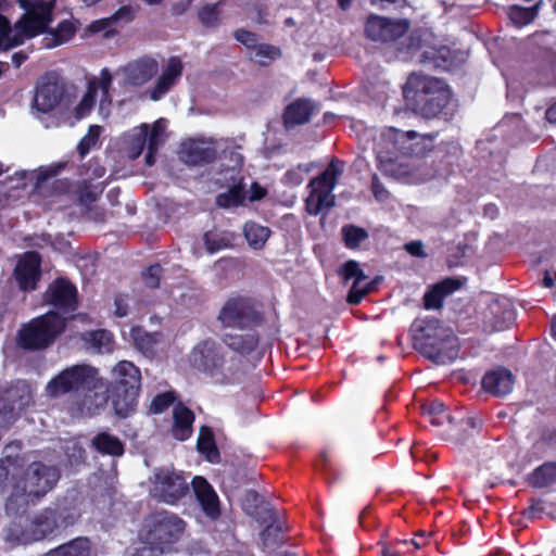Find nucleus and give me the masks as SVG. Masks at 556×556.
Wrapping results in <instances>:
<instances>
[{
    "mask_svg": "<svg viewBox=\"0 0 556 556\" xmlns=\"http://www.w3.org/2000/svg\"><path fill=\"white\" fill-rule=\"evenodd\" d=\"M188 361L193 370L222 386L235 383L242 374L240 357H227L223 342L213 338H205L197 342L189 353Z\"/></svg>",
    "mask_w": 556,
    "mask_h": 556,
    "instance_id": "1",
    "label": "nucleus"
},
{
    "mask_svg": "<svg viewBox=\"0 0 556 556\" xmlns=\"http://www.w3.org/2000/svg\"><path fill=\"white\" fill-rule=\"evenodd\" d=\"M403 96L416 114L433 118L448 104L451 90L440 78L412 73L403 86Z\"/></svg>",
    "mask_w": 556,
    "mask_h": 556,
    "instance_id": "2",
    "label": "nucleus"
},
{
    "mask_svg": "<svg viewBox=\"0 0 556 556\" xmlns=\"http://www.w3.org/2000/svg\"><path fill=\"white\" fill-rule=\"evenodd\" d=\"M414 329V344L422 356L438 365L457 358L458 339L451 327L437 319H418Z\"/></svg>",
    "mask_w": 556,
    "mask_h": 556,
    "instance_id": "3",
    "label": "nucleus"
},
{
    "mask_svg": "<svg viewBox=\"0 0 556 556\" xmlns=\"http://www.w3.org/2000/svg\"><path fill=\"white\" fill-rule=\"evenodd\" d=\"M81 517L80 502L76 495H66L28 519L33 542L54 539L73 527Z\"/></svg>",
    "mask_w": 556,
    "mask_h": 556,
    "instance_id": "4",
    "label": "nucleus"
},
{
    "mask_svg": "<svg viewBox=\"0 0 556 556\" xmlns=\"http://www.w3.org/2000/svg\"><path fill=\"white\" fill-rule=\"evenodd\" d=\"M67 318L51 309L21 325L16 333L17 346L26 352H41L52 346L65 331Z\"/></svg>",
    "mask_w": 556,
    "mask_h": 556,
    "instance_id": "5",
    "label": "nucleus"
},
{
    "mask_svg": "<svg viewBox=\"0 0 556 556\" xmlns=\"http://www.w3.org/2000/svg\"><path fill=\"white\" fill-rule=\"evenodd\" d=\"M98 369L88 364H75L54 375L46 384L45 393L50 399L86 396L97 387Z\"/></svg>",
    "mask_w": 556,
    "mask_h": 556,
    "instance_id": "6",
    "label": "nucleus"
},
{
    "mask_svg": "<svg viewBox=\"0 0 556 556\" xmlns=\"http://www.w3.org/2000/svg\"><path fill=\"white\" fill-rule=\"evenodd\" d=\"M216 319L225 329L244 330L245 328L263 327L266 323V315L262 302L257 299L235 294L222 305Z\"/></svg>",
    "mask_w": 556,
    "mask_h": 556,
    "instance_id": "7",
    "label": "nucleus"
},
{
    "mask_svg": "<svg viewBox=\"0 0 556 556\" xmlns=\"http://www.w3.org/2000/svg\"><path fill=\"white\" fill-rule=\"evenodd\" d=\"M24 466H26V460L20 453L14 455L5 454L0 458V492L5 493L11 489L5 501V511L8 515H17L23 513L29 504L38 502L37 500H33L22 483L17 480V477L22 473Z\"/></svg>",
    "mask_w": 556,
    "mask_h": 556,
    "instance_id": "8",
    "label": "nucleus"
},
{
    "mask_svg": "<svg viewBox=\"0 0 556 556\" xmlns=\"http://www.w3.org/2000/svg\"><path fill=\"white\" fill-rule=\"evenodd\" d=\"M113 407L119 417L126 418L137 406L141 390V371L129 361L118 362L113 370Z\"/></svg>",
    "mask_w": 556,
    "mask_h": 556,
    "instance_id": "9",
    "label": "nucleus"
},
{
    "mask_svg": "<svg viewBox=\"0 0 556 556\" xmlns=\"http://www.w3.org/2000/svg\"><path fill=\"white\" fill-rule=\"evenodd\" d=\"M344 163L333 159L326 168L307 185L309 191L305 200V208L309 215L317 216L336 204L333 189L339 176L343 173Z\"/></svg>",
    "mask_w": 556,
    "mask_h": 556,
    "instance_id": "10",
    "label": "nucleus"
},
{
    "mask_svg": "<svg viewBox=\"0 0 556 556\" xmlns=\"http://www.w3.org/2000/svg\"><path fill=\"white\" fill-rule=\"evenodd\" d=\"M185 526V521L173 513L155 511L146 519L144 541L151 549L164 553L180 539Z\"/></svg>",
    "mask_w": 556,
    "mask_h": 556,
    "instance_id": "11",
    "label": "nucleus"
},
{
    "mask_svg": "<svg viewBox=\"0 0 556 556\" xmlns=\"http://www.w3.org/2000/svg\"><path fill=\"white\" fill-rule=\"evenodd\" d=\"M387 141V153L384 157V174L394 175V170L388 165L399 156H420L432 149V139L426 135H419L416 131H402L390 127L384 132V142Z\"/></svg>",
    "mask_w": 556,
    "mask_h": 556,
    "instance_id": "12",
    "label": "nucleus"
},
{
    "mask_svg": "<svg viewBox=\"0 0 556 556\" xmlns=\"http://www.w3.org/2000/svg\"><path fill=\"white\" fill-rule=\"evenodd\" d=\"M60 478L61 471L56 466L38 460L30 463L27 467L24 466L17 480L33 500L39 502L56 486Z\"/></svg>",
    "mask_w": 556,
    "mask_h": 556,
    "instance_id": "13",
    "label": "nucleus"
},
{
    "mask_svg": "<svg viewBox=\"0 0 556 556\" xmlns=\"http://www.w3.org/2000/svg\"><path fill=\"white\" fill-rule=\"evenodd\" d=\"M65 86L55 72H46L35 87L33 109L41 114L52 112L63 100Z\"/></svg>",
    "mask_w": 556,
    "mask_h": 556,
    "instance_id": "14",
    "label": "nucleus"
},
{
    "mask_svg": "<svg viewBox=\"0 0 556 556\" xmlns=\"http://www.w3.org/2000/svg\"><path fill=\"white\" fill-rule=\"evenodd\" d=\"M362 152L358 156L359 165H363L371 175V189L377 200L382 194V184L378 174L374 172V167L378 170L382 168V146L376 140L372 129H365L358 136Z\"/></svg>",
    "mask_w": 556,
    "mask_h": 556,
    "instance_id": "15",
    "label": "nucleus"
},
{
    "mask_svg": "<svg viewBox=\"0 0 556 556\" xmlns=\"http://www.w3.org/2000/svg\"><path fill=\"white\" fill-rule=\"evenodd\" d=\"M55 0H34L27 5L24 17L16 24L26 38H34L48 30L53 20Z\"/></svg>",
    "mask_w": 556,
    "mask_h": 556,
    "instance_id": "16",
    "label": "nucleus"
},
{
    "mask_svg": "<svg viewBox=\"0 0 556 556\" xmlns=\"http://www.w3.org/2000/svg\"><path fill=\"white\" fill-rule=\"evenodd\" d=\"M337 274L345 285L351 280L353 281L346 296V302L351 305L359 304L364 296L374 291L377 285L382 280L381 276H376L372 280L362 286V283L368 279V276L361 268L359 263L354 260L344 262L337 269Z\"/></svg>",
    "mask_w": 556,
    "mask_h": 556,
    "instance_id": "17",
    "label": "nucleus"
},
{
    "mask_svg": "<svg viewBox=\"0 0 556 556\" xmlns=\"http://www.w3.org/2000/svg\"><path fill=\"white\" fill-rule=\"evenodd\" d=\"M43 303L64 314H73L78 308V291L65 277L54 279L42 294Z\"/></svg>",
    "mask_w": 556,
    "mask_h": 556,
    "instance_id": "18",
    "label": "nucleus"
},
{
    "mask_svg": "<svg viewBox=\"0 0 556 556\" xmlns=\"http://www.w3.org/2000/svg\"><path fill=\"white\" fill-rule=\"evenodd\" d=\"M155 490L159 498L169 505H176L190 492L185 476L169 470H161L155 473Z\"/></svg>",
    "mask_w": 556,
    "mask_h": 556,
    "instance_id": "19",
    "label": "nucleus"
},
{
    "mask_svg": "<svg viewBox=\"0 0 556 556\" xmlns=\"http://www.w3.org/2000/svg\"><path fill=\"white\" fill-rule=\"evenodd\" d=\"M41 262L38 251H27L17 261L13 275L20 290L31 292L37 289L42 275Z\"/></svg>",
    "mask_w": 556,
    "mask_h": 556,
    "instance_id": "20",
    "label": "nucleus"
},
{
    "mask_svg": "<svg viewBox=\"0 0 556 556\" xmlns=\"http://www.w3.org/2000/svg\"><path fill=\"white\" fill-rule=\"evenodd\" d=\"M34 402V391L30 383L25 379L12 380L5 388L0 390V404L5 409L12 408L17 417Z\"/></svg>",
    "mask_w": 556,
    "mask_h": 556,
    "instance_id": "21",
    "label": "nucleus"
},
{
    "mask_svg": "<svg viewBox=\"0 0 556 556\" xmlns=\"http://www.w3.org/2000/svg\"><path fill=\"white\" fill-rule=\"evenodd\" d=\"M258 328H245L244 332H226L222 337L224 346L233 352L232 356L243 358L250 356L258 348L261 334Z\"/></svg>",
    "mask_w": 556,
    "mask_h": 556,
    "instance_id": "22",
    "label": "nucleus"
},
{
    "mask_svg": "<svg viewBox=\"0 0 556 556\" xmlns=\"http://www.w3.org/2000/svg\"><path fill=\"white\" fill-rule=\"evenodd\" d=\"M191 485L203 513L213 520L219 518V498L208 481L202 476H195L191 481Z\"/></svg>",
    "mask_w": 556,
    "mask_h": 556,
    "instance_id": "23",
    "label": "nucleus"
},
{
    "mask_svg": "<svg viewBox=\"0 0 556 556\" xmlns=\"http://www.w3.org/2000/svg\"><path fill=\"white\" fill-rule=\"evenodd\" d=\"M159 62L151 55H143L127 63L124 73L132 86H142L159 73Z\"/></svg>",
    "mask_w": 556,
    "mask_h": 556,
    "instance_id": "24",
    "label": "nucleus"
},
{
    "mask_svg": "<svg viewBox=\"0 0 556 556\" xmlns=\"http://www.w3.org/2000/svg\"><path fill=\"white\" fill-rule=\"evenodd\" d=\"M184 72V64L178 56H170L163 72L150 90V99L161 100L177 83Z\"/></svg>",
    "mask_w": 556,
    "mask_h": 556,
    "instance_id": "25",
    "label": "nucleus"
},
{
    "mask_svg": "<svg viewBox=\"0 0 556 556\" xmlns=\"http://www.w3.org/2000/svg\"><path fill=\"white\" fill-rule=\"evenodd\" d=\"M316 110L314 101L307 98H298L289 103L282 113L283 125L287 129L308 123Z\"/></svg>",
    "mask_w": 556,
    "mask_h": 556,
    "instance_id": "26",
    "label": "nucleus"
},
{
    "mask_svg": "<svg viewBox=\"0 0 556 556\" xmlns=\"http://www.w3.org/2000/svg\"><path fill=\"white\" fill-rule=\"evenodd\" d=\"M514 383V375L505 368L489 371L482 379L483 389L494 396L508 394L513 390Z\"/></svg>",
    "mask_w": 556,
    "mask_h": 556,
    "instance_id": "27",
    "label": "nucleus"
},
{
    "mask_svg": "<svg viewBox=\"0 0 556 556\" xmlns=\"http://www.w3.org/2000/svg\"><path fill=\"white\" fill-rule=\"evenodd\" d=\"M231 185L226 192L218 193L215 203L218 207L230 208L243 204L247 198V190L243 177L232 175L229 179Z\"/></svg>",
    "mask_w": 556,
    "mask_h": 556,
    "instance_id": "28",
    "label": "nucleus"
},
{
    "mask_svg": "<svg viewBox=\"0 0 556 556\" xmlns=\"http://www.w3.org/2000/svg\"><path fill=\"white\" fill-rule=\"evenodd\" d=\"M194 413L182 403H178L173 410L172 434L178 441H185L192 434Z\"/></svg>",
    "mask_w": 556,
    "mask_h": 556,
    "instance_id": "29",
    "label": "nucleus"
},
{
    "mask_svg": "<svg viewBox=\"0 0 556 556\" xmlns=\"http://www.w3.org/2000/svg\"><path fill=\"white\" fill-rule=\"evenodd\" d=\"M216 157L215 149L204 146L202 142L190 141L181 149V159L191 165L212 163Z\"/></svg>",
    "mask_w": 556,
    "mask_h": 556,
    "instance_id": "30",
    "label": "nucleus"
},
{
    "mask_svg": "<svg viewBox=\"0 0 556 556\" xmlns=\"http://www.w3.org/2000/svg\"><path fill=\"white\" fill-rule=\"evenodd\" d=\"M91 541L86 536H78L49 549L42 556H91Z\"/></svg>",
    "mask_w": 556,
    "mask_h": 556,
    "instance_id": "31",
    "label": "nucleus"
},
{
    "mask_svg": "<svg viewBox=\"0 0 556 556\" xmlns=\"http://www.w3.org/2000/svg\"><path fill=\"white\" fill-rule=\"evenodd\" d=\"M460 287L455 279H445L434 285L424 296V305L427 309H438L442 306L443 299Z\"/></svg>",
    "mask_w": 556,
    "mask_h": 556,
    "instance_id": "32",
    "label": "nucleus"
},
{
    "mask_svg": "<svg viewBox=\"0 0 556 556\" xmlns=\"http://www.w3.org/2000/svg\"><path fill=\"white\" fill-rule=\"evenodd\" d=\"M91 447L102 455L119 457L125 453L124 443L109 432H99L91 440Z\"/></svg>",
    "mask_w": 556,
    "mask_h": 556,
    "instance_id": "33",
    "label": "nucleus"
},
{
    "mask_svg": "<svg viewBox=\"0 0 556 556\" xmlns=\"http://www.w3.org/2000/svg\"><path fill=\"white\" fill-rule=\"evenodd\" d=\"M513 313L501 307L498 303L489 306V314L484 316V329L488 332L502 331L513 323Z\"/></svg>",
    "mask_w": 556,
    "mask_h": 556,
    "instance_id": "34",
    "label": "nucleus"
},
{
    "mask_svg": "<svg viewBox=\"0 0 556 556\" xmlns=\"http://www.w3.org/2000/svg\"><path fill=\"white\" fill-rule=\"evenodd\" d=\"M3 538L11 547L33 544L28 519L25 525L21 520H12L4 529Z\"/></svg>",
    "mask_w": 556,
    "mask_h": 556,
    "instance_id": "35",
    "label": "nucleus"
},
{
    "mask_svg": "<svg viewBox=\"0 0 556 556\" xmlns=\"http://www.w3.org/2000/svg\"><path fill=\"white\" fill-rule=\"evenodd\" d=\"M197 448L207 462L212 464L220 462V453L216 445L214 432L210 427H201Z\"/></svg>",
    "mask_w": 556,
    "mask_h": 556,
    "instance_id": "36",
    "label": "nucleus"
},
{
    "mask_svg": "<svg viewBox=\"0 0 556 556\" xmlns=\"http://www.w3.org/2000/svg\"><path fill=\"white\" fill-rule=\"evenodd\" d=\"M84 340L98 353H111L114 350V336L106 329L88 331Z\"/></svg>",
    "mask_w": 556,
    "mask_h": 556,
    "instance_id": "37",
    "label": "nucleus"
},
{
    "mask_svg": "<svg viewBox=\"0 0 556 556\" xmlns=\"http://www.w3.org/2000/svg\"><path fill=\"white\" fill-rule=\"evenodd\" d=\"M50 37H46V47L54 48L68 42L76 34V26L70 20L61 21L54 29L48 31Z\"/></svg>",
    "mask_w": 556,
    "mask_h": 556,
    "instance_id": "38",
    "label": "nucleus"
},
{
    "mask_svg": "<svg viewBox=\"0 0 556 556\" xmlns=\"http://www.w3.org/2000/svg\"><path fill=\"white\" fill-rule=\"evenodd\" d=\"M244 237L253 250H262L270 237L271 230L254 222H249L243 228Z\"/></svg>",
    "mask_w": 556,
    "mask_h": 556,
    "instance_id": "39",
    "label": "nucleus"
},
{
    "mask_svg": "<svg viewBox=\"0 0 556 556\" xmlns=\"http://www.w3.org/2000/svg\"><path fill=\"white\" fill-rule=\"evenodd\" d=\"M282 56L281 49L270 43H258L250 54V60L260 66H269Z\"/></svg>",
    "mask_w": 556,
    "mask_h": 556,
    "instance_id": "40",
    "label": "nucleus"
},
{
    "mask_svg": "<svg viewBox=\"0 0 556 556\" xmlns=\"http://www.w3.org/2000/svg\"><path fill=\"white\" fill-rule=\"evenodd\" d=\"M270 522L262 530L261 539L265 547H271L283 543L282 527L277 523V514L275 510H269Z\"/></svg>",
    "mask_w": 556,
    "mask_h": 556,
    "instance_id": "41",
    "label": "nucleus"
},
{
    "mask_svg": "<svg viewBox=\"0 0 556 556\" xmlns=\"http://www.w3.org/2000/svg\"><path fill=\"white\" fill-rule=\"evenodd\" d=\"M529 483L534 488H545L556 483V463H546L536 468L530 475Z\"/></svg>",
    "mask_w": 556,
    "mask_h": 556,
    "instance_id": "42",
    "label": "nucleus"
},
{
    "mask_svg": "<svg viewBox=\"0 0 556 556\" xmlns=\"http://www.w3.org/2000/svg\"><path fill=\"white\" fill-rule=\"evenodd\" d=\"M224 1H217L201 7L198 11V18L205 28H216L222 24L219 8Z\"/></svg>",
    "mask_w": 556,
    "mask_h": 556,
    "instance_id": "43",
    "label": "nucleus"
},
{
    "mask_svg": "<svg viewBox=\"0 0 556 556\" xmlns=\"http://www.w3.org/2000/svg\"><path fill=\"white\" fill-rule=\"evenodd\" d=\"M11 24L8 17L0 14V45L4 43V49H11L24 43L25 37L21 29H16L14 35H11Z\"/></svg>",
    "mask_w": 556,
    "mask_h": 556,
    "instance_id": "44",
    "label": "nucleus"
},
{
    "mask_svg": "<svg viewBox=\"0 0 556 556\" xmlns=\"http://www.w3.org/2000/svg\"><path fill=\"white\" fill-rule=\"evenodd\" d=\"M341 235L345 248L350 250L358 249L361 243L369 237L366 229L352 224L343 226Z\"/></svg>",
    "mask_w": 556,
    "mask_h": 556,
    "instance_id": "45",
    "label": "nucleus"
},
{
    "mask_svg": "<svg viewBox=\"0 0 556 556\" xmlns=\"http://www.w3.org/2000/svg\"><path fill=\"white\" fill-rule=\"evenodd\" d=\"M148 125L143 124L139 129H135L128 143V155L135 160L141 155L147 148Z\"/></svg>",
    "mask_w": 556,
    "mask_h": 556,
    "instance_id": "46",
    "label": "nucleus"
},
{
    "mask_svg": "<svg viewBox=\"0 0 556 556\" xmlns=\"http://www.w3.org/2000/svg\"><path fill=\"white\" fill-rule=\"evenodd\" d=\"M422 412L428 415L431 419V424L434 426H442L445 421L452 422V417L445 414V406L440 402H431L422 406Z\"/></svg>",
    "mask_w": 556,
    "mask_h": 556,
    "instance_id": "47",
    "label": "nucleus"
},
{
    "mask_svg": "<svg viewBox=\"0 0 556 556\" xmlns=\"http://www.w3.org/2000/svg\"><path fill=\"white\" fill-rule=\"evenodd\" d=\"M86 33H88L89 35L102 33L103 38L111 39V38H114L118 34V30L113 25L110 17H103V18L92 21L86 27Z\"/></svg>",
    "mask_w": 556,
    "mask_h": 556,
    "instance_id": "48",
    "label": "nucleus"
},
{
    "mask_svg": "<svg viewBox=\"0 0 556 556\" xmlns=\"http://www.w3.org/2000/svg\"><path fill=\"white\" fill-rule=\"evenodd\" d=\"M409 23L407 20L391 21L384 18V42L395 41L402 38L408 30Z\"/></svg>",
    "mask_w": 556,
    "mask_h": 556,
    "instance_id": "49",
    "label": "nucleus"
},
{
    "mask_svg": "<svg viewBox=\"0 0 556 556\" xmlns=\"http://www.w3.org/2000/svg\"><path fill=\"white\" fill-rule=\"evenodd\" d=\"M96 93L97 87L94 81H90L88 85L87 92L84 94L83 99L79 101L75 109V114L77 118H84L90 114L94 103H96Z\"/></svg>",
    "mask_w": 556,
    "mask_h": 556,
    "instance_id": "50",
    "label": "nucleus"
},
{
    "mask_svg": "<svg viewBox=\"0 0 556 556\" xmlns=\"http://www.w3.org/2000/svg\"><path fill=\"white\" fill-rule=\"evenodd\" d=\"M100 136L99 126H90L88 132L79 140L77 144V152L84 159L90 150L97 144Z\"/></svg>",
    "mask_w": 556,
    "mask_h": 556,
    "instance_id": "51",
    "label": "nucleus"
},
{
    "mask_svg": "<svg viewBox=\"0 0 556 556\" xmlns=\"http://www.w3.org/2000/svg\"><path fill=\"white\" fill-rule=\"evenodd\" d=\"M364 33L371 41L382 40V16L370 14L365 22Z\"/></svg>",
    "mask_w": 556,
    "mask_h": 556,
    "instance_id": "52",
    "label": "nucleus"
},
{
    "mask_svg": "<svg viewBox=\"0 0 556 556\" xmlns=\"http://www.w3.org/2000/svg\"><path fill=\"white\" fill-rule=\"evenodd\" d=\"M163 271L164 269L159 263L147 267L141 274L144 285L150 289H157L160 287Z\"/></svg>",
    "mask_w": 556,
    "mask_h": 556,
    "instance_id": "53",
    "label": "nucleus"
},
{
    "mask_svg": "<svg viewBox=\"0 0 556 556\" xmlns=\"http://www.w3.org/2000/svg\"><path fill=\"white\" fill-rule=\"evenodd\" d=\"M309 166L306 164H299L296 167L288 169L283 177L282 182L286 186H300L304 180V175L309 172Z\"/></svg>",
    "mask_w": 556,
    "mask_h": 556,
    "instance_id": "54",
    "label": "nucleus"
},
{
    "mask_svg": "<svg viewBox=\"0 0 556 556\" xmlns=\"http://www.w3.org/2000/svg\"><path fill=\"white\" fill-rule=\"evenodd\" d=\"M203 240L205 249L210 254H214L229 247V240L227 238L213 232H205Z\"/></svg>",
    "mask_w": 556,
    "mask_h": 556,
    "instance_id": "55",
    "label": "nucleus"
},
{
    "mask_svg": "<svg viewBox=\"0 0 556 556\" xmlns=\"http://www.w3.org/2000/svg\"><path fill=\"white\" fill-rule=\"evenodd\" d=\"M101 193L102 188H99L98 186H93L87 182H84V185L79 187L77 192L79 202L85 205L96 202Z\"/></svg>",
    "mask_w": 556,
    "mask_h": 556,
    "instance_id": "56",
    "label": "nucleus"
},
{
    "mask_svg": "<svg viewBox=\"0 0 556 556\" xmlns=\"http://www.w3.org/2000/svg\"><path fill=\"white\" fill-rule=\"evenodd\" d=\"M175 399V394L172 391L160 393L153 397L150 409L154 414H161L173 405Z\"/></svg>",
    "mask_w": 556,
    "mask_h": 556,
    "instance_id": "57",
    "label": "nucleus"
},
{
    "mask_svg": "<svg viewBox=\"0 0 556 556\" xmlns=\"http://www.w3.org/2000/svg\"><path fill=\"white\" fill-rule=\"evenodd\" d=\"M509 15L514 23L525 25L533 21L535 16V8L513 7Z\"/></svg>",
    "mask_w": 556,
    "mask_h": 556,
    "instance_id": "58",
    "label": "nucleus"
},
{
    "mask_svg": "<svg viewBox=\"0 0 556 556\" xmlns=\"http://www.w3.org/2000/svg\"><path fill=\"white\" fill-rule=\"evenodd\" d=\"M381 84L375 77L366 76V80L362 85V93L370 100H379L381 94Z\"/></svg>",
    "mask_w": 556,
    "mask_h": 556,
    "instance_id": "59",
    "label": "nucleus"
},
{
    "mask_svg": "<svg viewBox=\"0 0 556 556\" xmlns=\"http://www.w3.org/2000/svg\"><path fill=\"white\" fill-rule=\"evenodd\" d=\"M164 127L160 122H155L151 129L148 128L147 149H154L159 151L163 142Z\"/></svg>",
    "mask_w": 556,
    "mask_h": 556,
    "instance_id": "60",
    "label": "nucleus"
},
{
    "mask_svg": "<svg viewBox=\"0 0 556 556\" xmlns=\"http://www.w3.org/2000/svg\"><path fill=\"white\" fill-rule=\"evenodd\" d=\"M235 39L243 45L247 49L253 51L255 47L258 45V36L257 34L247 30L244 28H238L233 33Z\"/></svg>",
    "mask_w": 556,
    "mask_h": 556,
    "instance_id": "61",
    "label": "nucleus"
},
{
    "mask_svg": "<svg viewBox=\"0 0 556 556\" xmlns=\"http://www.w3.org/2000/svg\"><path fill=\"white\" fill-rule=\"evenodd\" d=\"M113 25L117 28L119 22L131 23L135 20V11L131 5L125 4L118 8L109 16Z\"/></svg>",
    "mask_w": 556,
    "mask_h": 556,
    "instance_id": "62",
    "label": "nucleus"
},
{
    "mask_svg": "<svg viewBox=\"0 0 556 556\" xmlns=\"http://www.w3.org/2000/svg\"><path fill=\"white\" fill-rule=\"evenodd\" d=\"M18 419L12 408L5 409L0 404V432L8 431Z\"/></svg>",
    "mask_w": 556,
    "mask_h": 556,
    "instance_id": "63",
    "label": "nucleus"
},
{
    "mask_svg": "<svg viewBox=\"0 0 556 556\" xmlns=\"http://www.w3.org/2000/svg\"><path fill=\"white\" fill-rule=\"evenodd\" d=\"M251 17L258 25L267 24L268 9L263 2H255L250 10Z\"/></svg>",
    "mask_w": 556,
    "mask_h": 556,
    "instance_id": "64",
    "label": "nucleus"
}]
</instances>
